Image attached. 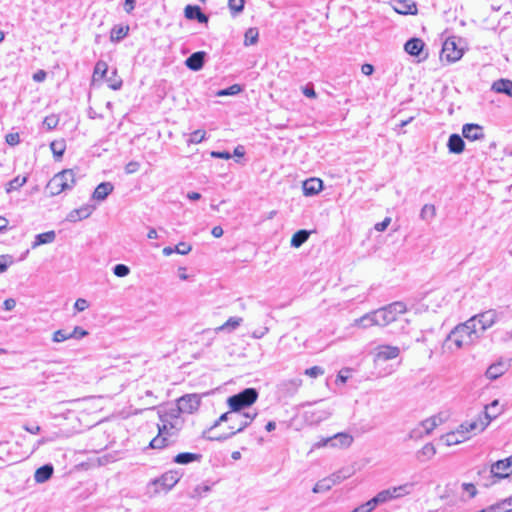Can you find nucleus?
Returning a JSON list of instances; mask_svg holds the SVG:
<instances>
[{"label":"nucleus","instance_id":"obj_63","mask_svg":"<svg viewBox=\"0 0 512 512\" xmlns=\"http://www.w3.org/2000/svg\"><path fill=\"white\" fill-rule=\"evenodd\" d=\"M69 334L72 335V338L80 339V338L85 337L88 334V332L86 330L82 329L81 327L76 326V327H74L73 331Z\"/></svg>","mask_w":512,"mask_h":512},{"label":"nucleus","instance_id":"obj_48","mask_svg":"<svg viewBox=\"0 0 512 512\" xmlns=\"http://www.w3.org/2000/svg\"><path fill=\"white\" fill-rule=\"evenodd\" d=\"M394 488H395V491H396L398 497L400 498V497L409 495L411 493V490L413 488V484L412 483H405L403 485L396 486Z\"/></svg>","mask_w":512,"mask_h":512},{"label":"nucleus","instance_id":"obj_36","mask_svg":"<svg viewBox=\"0 0 512 512\" xmlns=\"http://www.w3.org/2000/svg\"><path fill=\"white\" fill-rule=\"evenodd\" d=\"M441 423V419L437 416H432L420 422V425L423 428V433L429 435L439 424Z\"/></svg>","mask_w":512,"mask_h":512},{"label":"nucleus","instance_id":"obj_16","mask_svg":"<svg viewBox=\"0 0 512 512\" xmlns=\"http://www.w3.org/2000/svg\"><path fill=\"white\" fill-rule=\"evenodd\" d=\"M393 9L395 10V12L402 15H414L417 13L416 4L410 0H395L393 4Z\"/></svg>","mask_w":512,"mask_h":512},{"label":"nucleus","instance_id":"obj_12","mask_svg":"<svg viewBox=\"0 0 512 512\" xmlns=\"http://www.w3.org/2000/svg\"><path fill=\"white\" fill-rule=\"evenodd\" d=\"M490 472L499 479L508 477L512 473V457L495 462L491 466Z\"/></svg>","mask_w":512,"mask_h":512},{"label":"nucleus","instance_id":"obj_62","mask_svg":"<svg viewBox=\"0 0 512 512\" xmlns=\"http://www.w3.org/2000/svg\"><path fill=\"white\" fill-rule=\"evenodd\" d=\"M211 490V487L206 484L198 485L194 489V496L201 497L204 493H207Z\"/></svg>","mask_w":512,"mask_h":512},{"label":"nucleus","instance_id":"obj_21","mask_svg":"<svg viewBox=\"0 0 512 512\" xmlns=\"http://www.w3.org/2000/svg\"><path fill=\"white\" fill-rule=\"evenodd\" d=\"M509 365L504 361H498L491 364L486 370V377L490 380H495L502 376L507 370Z\"/></svg>","mask_w":512,"mask_h":512},{"label":"nucleus","instance_id":"obj_20","mask_svg":"<svg viewBox=\"0 0 512 512\" xmlns=\"http://www.w3.org/2000/svg\"><path fill=\"white\" fill-rule=\"evenodd\" d=\"M205 56L204 51L195 52L186 59L185 64L190 70L199 71L204 65Z\"/></svg>","mask_w":512,"mask_h":512},{"label":"nucleus","instance_id":"obj_45","mask_svg":"<svg viewBox=\"0 0 512 512\" xmlns=\"http://www.w3.org/2000/svg\"><path fill=\"white\" fill-rule=\"evenodd\" d=\"M258 40V31L255 28H249L245 33L244 44L246 46L253 45Z\"/></svg>","mask_w":512,"mask_h":512},{"label":"nucleus","instance_id":"obj_43","mask_svg":"<svg viewBox=\"0 0 512 512\" xmlns=\"http://www.w3.org/2000/svg\"><path fill=\"white\" fill-rule=\"evenodd\" d=\"M244 5L245 2L243 0H228V6L233 16L241 13Z\"/></svg>","mask_w":512,"mask_h":512},{"label":"nucleus","instance_id":"obj_14","mask_svg":"<svg viewBox=\"0 0 512 512\" xmlns=\"http://www.w3.org/2000/svg\"><path fill=\"white\" fill-rule=\"evenodd\" d=\"M399 354L400 349L397 346L379 345L375 349V360L388 361L397 358Z\"/></svg>","mask_w":512,"mask_h":512},{"label":"nucleus","instance_id":"obj_49","mask_svg":"<svg viewBox=\"0 0 512 512\" xmlns=\"http://www.w3.org/2000/svg\"><path fill=\"white\" fill-rule=\"evenodd\" d=\"M128 27L114 28L111 32V40H120L124 38L128 33Z\"/></svg>","mask_w":512,"mask_h":512},{"label":"nucleus","instance_id":"obj_55","mask_svg":"<svg viewBox=\"0 0 512 512\" xmlns=\"http://www.w3.org/2000/svg\"><path fill=\"white\" fill-rule=\"evenodd\" d=\"M304 373H305V375H307L309 377L317 378L318 376H321L324 374V369L320 366H313V367L306 369Z\"/></svg>","mask_w":512,"mask_h":512},{"label":"nucleus","instance_id":"obj_60","mask_svg":"<svg viewBox=\"0 0 512 512\" xmlns=\"http://www.w3.org/2000/svg\"><path fill=\"white\" fill-rule=\"evenodd\" d=\"M43 124L48 128V129H53L57 126L58 124V119L51 115V116H47L45 117L44 121H43Z\"/></svg>","mask_w":512,"mask_h":512},{"label":"nucleus","instance_id":"obj_11","mask_svg":"<svg viewBox=\"0 0 512 512\" xmlns=\"http://www.w3.org/2000/svg\"><path fill=\"white\" fill-rule=\"evenodd\" d=\"M200 397L197 394H187L177 401L178 412L191 414L199 408Z\"/></svg>","mask_w":512,"mask_h":512},{"label":"nucleus","instance_id":"obj_28","mask_svg":"<svg viewBox=\"0 0 512 512\" xmlns=\"http://www.w3.org/2000/svg\"><path fill=\"white\" fill-rule=\"evenodd\" d=\"M447 147L450 153L460 154L464 151L465 143L458 134H452L448 139Z\"/></svg>","mask_w":512,"mask_h":512},{"label":"nucleus","instance_id":"obj_30","mask_svg":"<svg viewBox=\"0 0 512 512\" xmlns=\"http://www.w3.org/2000/svg\"><path fill=\"white\" fill-rule=\"evenodd\" d=\"M492 90L497 93L506 94L512 98V81L508 79H499L492 84Z\"/></svg>","mask_w":512,"mask_h":512},{"label":"nucleus","instance_id":"obj_17","mask_svg":"<svg viewBox=\"0 0 512 512\" xmlns=\"http://www.w3.org/2000/svg\"><path fill=\"white\" fill-rule=\"evenodd\" d=\"M302 188L305 196H313L323 189V182L319 178H310L303 182Z\"/></svg>","mask_w":512,"mask_h":512},{"label":"nucleus","instance_id":"obj_1","mask_svg":"<svg viewBox=\"0 0 512 512\" xmlns=\"http://www.w3.org/2000/svg\"><path fill=\"white\" fill-rule=\"evenodd\" d=\"M257 416L256 412H242L230 409L203 432V437L211 441H224L242 432Z\"/></svg>","mask_w":512,"mask_h":512},{"label":"nucleus","instance_id":"obj_54","mask_svg":"<svg viewBox=\"0 0 512 512\" xmlns=\"http://www.w3.org/2000/svg\"><path fill=\"white\" fill-rule=\"evenodd\" d=\"M13 263V258L10 255L0 256V273L5 272L10 265Z\"/></svg>","mask_w":512,"mask_h":512},{"label":"nucleus","instance_id":"obj_61","mask_svg":"<svg viewBox=\"0 0 512 512\" xmlns=\"http://www.w3.org/2000/svg\"><path fill=\"white\" fill-rule=\"evenodd\" d=\"M88 306H89L88 301L83 298H78L74 304V308L79 312L86 310L88 308Z\"/></svg>","mask_w":512,"mask_h":512},{"label":"nucleus","instance_id":"obj_9","mask_svg":"<svg viewBox=\"0 0 512 512\" xmlns=\"http://www.w3.org/2000/svg\"><path fill=\"white\" fill-rule=\"evenodd\" d=\"M470 319H474L473 324L477 327L479 336L482 337L483 333L496 323L498 313L494 309H489L472 316Z\"/></svg>","mask_w":512,"mask_h":512},{"label":"nucleus","instance_id":"obj_10","mask_svg":"<svg viewBox=\"0 0 512 512\" xmlns=\"http://www.w3.org/2000/svg\"><path fill=\"white\" fill-rule=\"evenodd\" d=\"M462 56L463 50L457 46L456 39L453 37L446 39L442 46L441 59L452 63L460 60Z\"/></svg>","mask_w":512,"mask_h":512},{"label":"nucleus","instance_id":"obj_3","mask_svg":"<svg viewBox=\"0 0 512 512\" xmlns=\"http://www.w3.org/2000/svg\"><path fill=\"white\" fill-rule=\"evenodd\" d=\"M162 425H158V435L155 436L149 446L152 449H163L173 445L178 438V434L182 428V421L179 417H174L173 421L161 418Z\"/></svg>","mask_w":512,"mask_h":512},{"label":"nucleus","instance_id":"obj_7","mask_svg":"<svg viewBox=\"0 0 512 512\" xmlns=\"http://www.w3.org/2000/svg\"><path fill=\"white\" fill-rule=\"evenodd\" d=\"M258 398V392L255 388H246L238 394L230 396L227 403L232 410L242 411L251 406Z\"/></svg>","mask_w":512,"mask_h":512},{"label":"nucleus","instance_id":"obj_40","mask_svg":"<svg viewBox=\"0 0 512 512\" xmlns=\"http://www.w3.org/2000/svg\"><path fill=\"white\" fill-rule=\"evenodd\" d=\"M108 71V65L104 61H98L94 67L93 79H103Z\"/></svg>","mask_w":512,"mask_h":512},{"label":"nucleus","instance_id":"obj_26","mask_svg":"<svg viewBox=\"0 0 512 512\" xmlns=\"http://www.w3.org/2000/svg\"><path fill=\"white\" fill-rule=\"evenodd\" d=\"M332 447L334 448H348L353 443V436L346 432L336 433L332 436Z\"/></svg>","mask_w":512,"mask_h":512},{"label":"nucleus","instance_id":"obj_64","mask_svg":"<svg viewBox=\"0 0 512 512\" xmlns=\"http://www.w3.org/2000/svg\"><path fill=\"white\" fill-rule=\"evenodd\" d=\"M390 222H391V218L386 217L383 221L375 224V230H377L378 232L385 231L387 229V227L389 226Z\"/></svg>","mask_w":512,"mask_h":512},{"label":"nucleus","instance_id":"obj_46","mask_svg":"<svg viewBox=\"0 0 512 512\" xmlns=\"http://www.w3.org/2000/svg\"><path fill=\"white\" fill-rule=\"evenodd\" d=\"M389 496H390L389 493L385 489V490H382L379 493H377V495L374 496L373 498H371V500L373 501V504L375 505V507H377L380 504H384V503L390 501Z\"/></svg>","mask_w":512,"mask_h":512},{"label":"nucleus","instance_id":"obj_29","mask_svg":"<svg viewBox=\"0 0 512 512\" xmlns=\"http://www.w3.org/2000/svg\"><path fill=\"white\" fill-rule=\"evenodd\" d=\"M201 458H202L201 454L191 453V452H183V453L177 454L173 458V461L177 464L187 465L192 462H199L201 460Z\"/></svg>","mask_w":512,"mask_h":512},{"label":"nucleus","instance_id":"obj_41","mask_svg":"<svg viewBox=\"0 0 512 512\" xmlns=\"http://www.w3.org/2000/svg\"><path fill=\"white\" fill-rule=\"evenodd\" d=\"M504 411L503 407L499 406V401L494 400L490 404L485 406V410L482 414L488 413L490 416L495 415V419Z\"/></svg>","mask_w":512,"mask_h":512},{"label":"nucleus","instance_id":"obj_38","mask_svg":"<svg viewBox=\"0 0 512 512\" xmlns=\"http://www.w3.org/2000/svg\"><path fill=\"white\" fill-rule=\"evenodd\" d=\"M436 216V208L432 204H425L420 211V218L424 221H431Z\"/></svg>","mask_w":512,"mask_h":512},{"label":"nucleus","instance_id":"obj_33","mask_svg":"<svg viewBox=\"0 0 512 512\" xmlns=\"http://www.w3.org/2000/svg\"><path fill=\"white\" fill-rule=\"evenodd\" d=\"M309 236H310L309 231L304 230V229L299 230L293 234L290 244L294 248H299L308 240Z\"/></svg>","mask_w":512,"mask_h":512},{"label":"nucleus","instance_id":"obj_15","mask_svg":"<svg viewBox=\"0 0 512 512\" xmlns=\"http://www.w3.org/2000/svg\"><path fill=\"white\" fill-rule=\"evenodd\" d=\"M94 210V205L85 204L77 209L71 210L66 216V220L73 223L81 221L88 218Z\"/></svg>","mask_w":512,"mask_h":512},{"label":"nucleus","instance_id":"obj_23","mask_svg":"<svg viewBox=\"0 0 512 512\" xmlns=\"http://www.w3.org/2000/svg\"><path fill=\"white\" fill-rule=\"evenodd\" d=\"M332 414L331 409H315L312 411H307L305 413V417L311 423H319L326 419H328Z\"/></svg>","mask_w":512,"mask_h":512},{"label":"nucleus","instance_id":"obj_56","mask_svg":"<svg viewBox=\"0 0 512 512\" xmlns=\"http://www.w3.org/2000/svg\"><path fill=\"white\" fill-rule=\"evenodd\" d=\"M502 512L512 511V496L497 502Z\"/></svg>","mask_w":512,"mask_h":512},{"label":"nucleus","instance_id":"obj_57","mask_svg":"<svg viewBox=\"0 0 512 512\" xmlns=\"http://www.w3.org/2000/svg\"><path fill=\"white\" fill-rule=\"evenodd\" d=\"M191 249H192L191 245H189L185 242H180L174 247L175 252L178 254H181V255L188 254L191 251Z\"/></svg>","mask_w":512,"mask_h":512},{"label":"nucleus","instance_id":"obj_37","mask_svg":"<svg viewBox=\"0 0 512 512\" xmlns=\"http://www.w3.org/2000/svg\"><path fill=\"white\" fill-rule=\"evenodd\" d=\"M436 454V448L432 443L425 444L418 452L417 458L419 460H429Z\"/></svg>","mask_w":512,"mask_h":512},{"label":"nucleus","instance_id":"obj_42","mask_svg":"<svg viewBox=\"0 0 512 512\" xmlns=\"http://www.w3.org/2000/svg\"><path fill=\"white\" fill-rule=\"evenodd\" d=\"M333 487V482L331 480L327 478H324L320 481H318L312 491L314 493H323V492H326V491H329L331 488Z\"/></svg>","mask_w":512,"mask_h":512},{"label":"nucleus","instance_id":"obj_52","mask_svg":"<svg viewBox=\"0 0 512 512\" xmlns=\"http://www.w3.org/2000/svg\"><path fill=\"white\" fill-rule=\"evenodd\" d=\"M241 92V87L238 84H234L226 89L220 90L218 96L236 95Z\"/></svg>","mask_w":512,"mask_h":512},{"label":"nucleus","instance_id":"obj_27","mask_svg":"<svg viewBox=\"0 0 512 512\" xmlns=\"http://www.w3.org/2000/svg\"><path fill=\"white\" fill-rule=\"evenodd\" d=\"M56 239V233L53 230L37 234L35 236L34 241L31 244L32 249H36L37 247L45 244L53 243Z\"/></svg>","mask_w":512,"mask_h":512},{"label":"nucleus","instance_id":"obj_31","mask_svg":"<svg viewBox=\"0 0 512 512\" xmlns=\"http://www.w3.org/2000/svg\"><path fill=\"white\" fill-rule=\"evenodd\" d=\"M53 474V467L52 465H43L42 467L38 468L34 474V479L37 483H44L48 479L51 478Z\"/></svg>","mask_w":512,"mask_h":512},{"label":"nucleus","instance_id":"obj_25","mask_svg":"<svg viewBox=\"0 0 512 512\" xmlns=\"http://www.w3.org/2000/svg\"><path fill=\"white\" fill-rule=\"evenodd\" d=\"M114 190V186L110 182H102L100 183L94 190L92 194V199L97 201H104L109 194Z\"/></svg>","mask_w":512,"mask_h":512},{"label":"nucleus","instance_id":"obj_32","mask_svg":"<svg viewBox=\"0 0 512 512\" xmlns=\"http://www.w3.org/2000/svg\"><path fill=\"white\" fill-rule=\"evenodd\" d=\"M243 322L241 317H230L225 323L215 329L216 332H231L237 329Z\"/></svg>","mask_w":512,"mask_h":512},{"label":"nucleus","instance_id":"obj_5","mask_svg":"<svg viewBox=\"0 0 512 512\" xmlns=\"http://www.w3.org/2000/svg\"><path fill=\"white\" fill-rule=\"evenodd\" d=\"M407 310L405 303L397 301L385 307L375 310L376 324L378 326H387L397 320L398 316L404 314Z\"/></svg>","mask_w":512,"mask_h":512},{"label":"nucleus","instance_id":"obj_24","mask_svg":"<svg viewBox=\"0 0 512 512\" xmlns=\"http://www.w3.org/2000/svg\"><path fill=\"white\" fill-rule=\"evenodd\" d=\"M469 439V435H464L457 428L456 431L449 432L441 437L446 446H452L462 443Z\"/></svg>","mask_w":512,"mask_h":512},{"label":"nucleus","instance_id":"obj_8","mask_svg":"<svg viewBox=\"0 0 512 512\" xmlns=\"http://www.w3.org/2000/svg\"><path fill=\"white\" fill-rule=\"evenodd\" d=\"M182 477V473L177 470H170L162 474L159 478L151 481L150 485L153 486L154 493L167 492L171 490Z\"/></svg>","mask_w":512,"mask_h":512},{"label":"nucleus","instance_id":"obj_34","mask_svg":"<svg viewBox=\"0 0 512 512\" xmlns=\"http://www.w3.org/2000/svg\"><path fill=\"white\" fill-rule=\"evenodd\" d=\"M375 320H376L375 311H373L371 313H367L364 316L356 319L354 321L353 325L354 326H359V327H362V328H368V327H371L373 325H377Z\"/></svg>","mask_w":512,"mask_h":512},{"label":"nucleus","instance_id":"obj_47","mask_svg":"<svg viewBox=\"0 0 512 512\" xmlns=\"http://www.w3.org/2000/svg\"><path fill=\"white\" fill-rule=\"evenodd\" d=\"M426 436V433H423V428L420 423L414 427L408 434V439L418 441Z\"/></svg>","mask_w":512,"mask_h":512},{"label":"nucleus","instance_id":"obj_39","mask_svg":"<svg viewBox=\"0 0 512 512\" xmlns=\"http://www.w3.org/2000/svg\"><path fill=\"white\" fill-rule=\"evenodd\" d=\"M50 149H51L53 155L57 159H59L60 157L63 156V154L65 152V149H66L65 141L64 140H55V141L51 142Z\"/></svg>","mask_w":512,"mask_h":512},{"label":"nucleus","instance_id":"obj_51","mask_svg":"<svg viewBox=\"0 0 512 512\" xmlns=\"http://www.w3.org/2000/svg\"><path fill=\"white\" fill-rule=\"evenodd\" d=\"M350 473H344V471H338L336 473H333L331 476L328 477L329 480L333 482V486L341 483L346 478L350 477Z\"/></svg>","mask_w":512,"mask_h":512},{"label":"nucleus","instance_id":"obj_53","mask_svg":"<svg viewBox=\"0 0 512 512\" xmlns=\"http://www.w3.org/2000/svg\"><path fill=\"white\" fill-rule=\"evenodd\" d=\"M113 273L117 277H126L130 273V269L124 264H117L113 268Z\"/></svg>","mask_w":512,"mask_h":512},{"label":"nucleus","instance_id":"obj_22","mask_svg":"<svg viewBox=\"0 0 512 512\" xmlns=\"http://www.w3.org/2000/svg\"><path fill=\"white\" fill-rule=\"evenodd\" d=\"M185 17L189 20H197L199 23H207L208 17L201 11L197 5H187L184 9Z\"/></svg>","mask_w":512,"mask_h":512},{"label":"nucleus","instance_id":"obj_2","mask_svg":"<svg viewBox=\"0 0 512 512\" xmlns=\"http://www.w3.org/2000/svg\"><path fill=\"white\" fill-rule=\"evenodd\" d=\"M473 321L474 319H468L455 326L447 335L443 349L454 352L477 343L481 337Z\"/></svg>","mask_w":512,"mask_h":512},{"label":"nucleus","instance_id":"obj_58","mask_svg":"<svg viewBox=\"0 0 512 512\" xmlns=\"http://www.w3.org/2000/svg\"><path fill=\"white\" fill-rule=\"evenodd\" d=\"M462 489L469 494L470 498H473L477 494V489L474 484L472 483H463Z\"/></svg>","mask_w":512,"mask_h":512},{"label":"nucleus","instance_id":"obj_4","mask_svg":"<svg viewBox=\"0 0 512 512\" xmlns=\"http://www.w3.org/2000/svg\"><path fill=\"white\" fill-rule=\"evenodd\" d=\"M75 173L72 169L63 170L54 175L46 186V191L50 196H56L60 193L70 190L75 185Z\"/></svg>","mask_w":512,"mask_h":512},{"label":"nucleus","instance_id":"obj_59","mask_svg":"<svg viewBox=\"0 0 512 512\" xmlns=\"http://www.w3.org/2000/svg\"><path fill=\"white\" fill-rule=\"evenodd\" d=\"M144 396L148 398V401L145 403L149 407L153 408L157 404V397L153 395V392L150 390H146L144 392Z\"/></svg>","mask_w":512,"mask_h":512},{"label":"nucleus","instance_id":"obj_6","mask_svg":"<svg viewBox=\"0 0 512 512\" xmlns=\"http://www.w3.org/2000/svg\"><path fill=\"white\" fill-rule=\"evenodd\" d=\"M493 419H495V415L490 416L488 413L479 414L477 418L460 424L458 429L462 434L469 435L470 438L472 435L483 432Z\"/></svg>","mask_w":512,"mask_h":512},{"label":"nucleus","instance_id":"obj_19","mask_svg":"<svg viewBox=\"0 0 512 512\" xmlns=\"http://www.w3.org/2000/svg\"><path fill=\"white\" fill-rule=\"evenodd\" d=\"M425 43L420 38H411L409 39L405 45L404 50L411 56L419 57L422 54Z\"/></svg>","mask_w":512,"mask_h":512},{"label":"nucleus","instance_id":"obj_35","mask_svg":"<svg viewBox=\"0 0 512 512\" xmlns=\"http://www.w3.org/2000/svg\"><path fill=\"white\" fill-rule=\"evenodd\" d=\"M27 182L26 176H16L11 181H9L5 186L6 193H11L13 191H16L20 189L22 186H24Z\"/></svg>","mask_w":512,"mask_h":512},{"label":"nucleus","instance_id":"obj_13","mask_svg":"<svg viewBox=\"0 0 512 512\" xmlns=\"http://www.w3.org/2000/svg\"><path fill=\"white\" fill-rule=\"evenodd\" d=\"M462 135L469 141H478L485 138L484 128L474 123L464 124L462 127Z\"/></svg>","mask_w":512,"mask_h":512},{"label":"nucleus","instance_id":"obj_50","mask_svg":"<svg viewBox=\"0 0 512 512\" xmlns=\"http://www.w3.org/2000/svg\"><path fill=\"white\" fill-rule=\"evenodd\" d=\"M71 338H72V335H70L66 331H64V330H57V331H55L53 333L52 340L55 343H60V342H63L65 340H68V339H71Z\"/></svg>","mask_w":512,"mask_h":512},{"label":"nucleus","instance_id":"obj_18","mask_svg":"<svg viewBox=\"0 0 512 512\" xmlns=\"http://www.w3.org/2000/svg\"><path fill=\"white\" fill-rule=\"evenodd\" d=\"M301 385L302 380L300 378L284 380L279 384V391L282 392L284 395L292 396L298 391Z\"/></svg>","mask_w":512,"mask_h":512},{"label":"nucleus","instance_id":"obj_44","mask_svg":"<svg viewBox=\"0 0 512 512\" xmlns=\"http://www.w3.org/2000/svg\"><path fill=\"white\" fill-rule=\"evenodd\" d=\"M206 137L205 130H195L191 133L190 138L187 140L188 144H198L201 143Z\"/></svg>","mask_w":512,"mask_h":512}]
</instances>
